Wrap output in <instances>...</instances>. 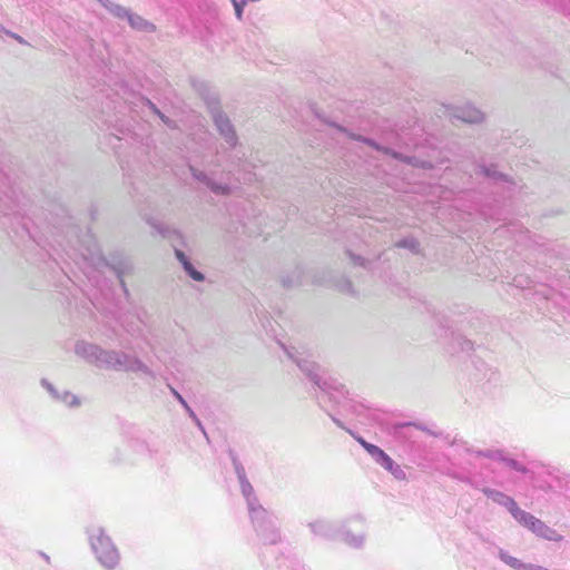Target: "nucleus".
Listing matches in <instances>:
<instances>
[{"instance_id":"obj_1","label":"nucleus","mask_w":570,"mask_h":570,"mask_svg":"<svg viewBox=\"0 0 570 570\" xmlns=\"http://www.w3.org/2000/svg\"><path fill=\"white\" fill-rule=\"evenodd\" d=\"M91 546L99 562L106 568H114L119 561V553L109 537L98 534L92 537Z\"/></svg>"},{"instance_id":"obj_2","label":"nucleus","mask_w":570,"mask_h":570,"mask_svg":"<svg viewBox=\"0 0 570 570\" xmlns=\"http://www.w3.org/2000/svg\"><path fill=\"white\" fill-rule=\"evenodd\" d=\"M515 520L540 538L550 541H559L562 539V537L558 534L556 530L551 529L543 521L524 510Z\"/></svg>"},{"instance_id":"obj_3","label":"nucleus","mask_w":570,"mask_h":570,"mask_svg":"<svg viewBox=\"0 0 570 570\" xmlns=\"http://www.w3.org/2000/svg\"><path fill=\"white\" fill-rule=\"evenodd\" d=\"M366 452L374 458V460L381 464L385 470L395 473L400 471V468L395 465L394 461L379 446L370 445L366 446Z\"/></svg>"},{"instance_id":"obj_4","label":"nucleus","mask_w":570,"mask_h":570,"mask_svg":"<svg viewBox=\"0 0 570 570\" xmlns=\"http://www.w3.org/2000/svg\"><path fill=\"white\" fill-rule=\"evenodd\" d=\"M485 494L492 498L499 504L504 505L513 515L514 519H517L519 514L523 511L518 507L517 502L512 498L503 494L502 492L490 490L485 491Z\"/></svg>"},{"instance_id":"obj_5","label":"nucleus","mask_w":570,"mask_h":570,"mask_svg":"<svg viewBox=\"0 0 570 570\" xmlns=\"http://www.w3.org/2000/svg\"><path fill=\"white\" fill-rule=\"evenodd\" d=\"M215 122L222 135H224L229 140L234 139V131L232 130L229 120L226 117L218 115L215 117Z\"/></svg>"},{"instance_id":"obj_6","label":"nucleus","mask_w":570,"mask_h":570,"mask_svg":"<svg viewBox=\"0 0 570 570\" xmlns=\"http://www.w3.org/2000/svg\"><path fill=\"white\" fill-rule=\"evenodd\" d=\"M177 257L179 258V261L184 264V267L185 269L188 272V274L190 275V277H193L195 281H203L204 279V276L197 272L196 269H194V267L191 266V264L186 259L184 253L181 252H177Z\"/></svg>"},{"instance_id":"obj_7","label":"nucleus","mask_w":570,"mask_h":570,"mask_svg":"<svg viewBox=\"0 0 570 570\" xmlns=\"http://www.w3.org/2000/svg\"><path fill=\"white\" fill-rule=\"evenodd\" d=\"M501 559L507 564H509L510 567H512L513 569H517V570H523V567L527 566L525 563H522L519 559L511 557L507 553H501Z\"/></svg>"},{"instance_id":"obj_8","label":"nucleus","mask_w":570,"mask_h":570,"mask_svg":"<svg viewBox=\"0 0 570 570\" xmlns=\"http://www.w3.org/2000/svg\"><path fill=\"white\" fill-rule=\"evenodd\" d=\"M233 4L235 8L236 17H237V19L240 20L243 18V8L246 3H243V1H236V3H233Z\"/></svg>"},{"instance_id":"obj_9","label":"nucleus","mask_w":570,"mask_h":570,"mask_svg":"<svg viewBox=\"0 0 570 570\" xmlns=\"http://www.w3.org/2000/svg\"><path fill=\"white\" fill-rule=\"evenodd\" d=\"M357 442L366 450V446L373 445L372 443L366 442L362 438H357Z\"/></svg>"},{"instance_id":"obj_10","label":"nucleus","mask_w":570,"mask_h":570,"mask_svg":"<svg viewBox=\"0 0 570 570\" xmlns=\"http://www.w3.org/2000/svg\"><path fill=\"white\" fill-rule=\"evenodd\" d=\"M479 119V117H473V118H469L466 119L468 121H476Z\"/></svg>"},{"instance_id":"obj_11","label":"nucleus","mask_w":570,"mask_h":570,"mask_svg":"<svg viewBox=\"0 0 570 570\" xmlns=\"http://www.w3.org/2000/svg\"><path fill=\"white\" fill-rule=\"evenodd\" d=\"M512 466H513V468H515V469H518V470L523 471L522 469H519L514 462L512 463Z\"/></svg>"},{"instance_id":"obj_12","label":"nucleus","mask_w":570,"mask_h":570,"mask_svg":"<svg viewBox=\"0 0 570 570\" xmlns=\"http://www.w3.org/2000/svg\"><path fill=\"white\" fill-rule=\"evenodd\" d=\"M232 1H233V3H236L237 0H232Z\"/></svg>"}]
</instances>
